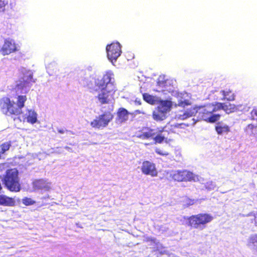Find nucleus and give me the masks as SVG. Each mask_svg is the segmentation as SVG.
Masks as SVG:
<instances>
[{
  "label": "nucleus",
  "instance_id": "f8f14e48",
  "mask_svg": "<svg viewBox=\"0 0 257 257\" xmlns=\"http://www.w3.org/2000/svg\"><path fill=\"white\" fill-rule=\"evenodd\" d=\"M33 187L35 189L48 191L51 188V183L44 179L35 180L33 182Z\"/></svg>",
  "mask_w": 257,
  "mask_h": 257
},
{
  "label": "nucleus",
  "instance_id": "f257e3e1",
  "mask_svg": "<svg viewBox=\"0 0 257 257\" xmlns=\"http://www.w3.org/2000/svg\"><path fill=\"white\" fill-rule=\"evenodd\" d=\"M113 74L106 72L100 79L95 81V85L101 90L97 98L101 105L102 112H110L113 109L114 94L115 91L113 85L110 83Z\"/></svg>",
  "mask_w": 257,
  "mask_h": 257
},
{
  "label": "nucleus",
  "instance_id": "6e6552de",
  "mask_svg": "<svg viewBox=\"0 0 257 257\" xmlns=\"http://www.w3.org/2000/svg\"><path fill=\"white\" fill-rule=\"evenodd\" d=\"M35 82L33 78V74L31 72H27L20 79L19 83L16 85V88L18 90H23L30 87L32 83Z\"/></svg>",
  "mask_w": 257,
  "mask_h": 257
},
{
  "label": "nucleus",
  "instance_id": "20e7f679",
  "mask_svg": "<svg viewBox=\"0 0 257 257\" xmlns=\"http://www.w3.org/2000/svg\"><path fill=\"white\" fill-rule=\"evenodd\" d=\"M169 174L170 178L177 181H200L198 176L186 170H173Z\"/></svg>",
  "mask_w": 257,
  "mask_h": 257
},
{
  "label": "nucleus",
  "instance_id": "dca6fc26",
  "mask_svg": "<svg viewBox=\"0 0 257 257\" xmlns=\"http://www.w3.org/2000/svg\"><path fill=\"white\" fill-rule=\"evenodd\" d=\"M199 217L200 218V222L201 223L203 229L206 227L207 223L210 222L213 219V216L207 213L199 214Z\"/></svg>",
  "mask_w": 257,
  "mask_h": 257
},
{
  "label": "nucleus",
  "instance_id": "0eeeda50",
  "mask_svg": "<svg viewBox=\"0 0 257 257\" xmlns=\"http://www.w3.org/2000/svg\"><path fill=\"white\" fill-rule=\"evenodd\" d=\"M112 118L111 113H103L96 117L91 122V125L93 127L100 128L106 126L110 120Z\"/></svg>",
  "mask_w": 257,
  "mask_h": 257
},
{
  "label": "nucleus",
  "instance_id": "a878e982",
  "mask_svg": "<svg viewBox=\"0 0 257 257\" xmlns=\"http://www.w3.org/2000/svg\"><path fill=\"white\" fill-rule=\"evenodd\" d=\"M11 146L10 142H6L0 146V154H4Z\"/></svg>",
  "mask_w": 257,
  "mask_h": 257
},
{
  "label": "nucleus",
  "instance_id": "79ce46f5",
  "mask_svg": "<svg viewBox=\"0 0 257 257\" xmlns=\"http://www.w3.org/2000/svg\"><path fill=\"white\" fill-rule=\"evenodd\" d=\"M135 112H136L139 113V112H140V110H136V111H135Z\"/></svg>",
  "mask_w": 257,
  "mask_h": 257
},
{
  "label": "nucleus",
  "instance_id": "e433bc0d",
  "mask_svg": "<svg viewBox=\"0 0 257 257\" xmlns=\"http://www.w3.org/2000/svg\"><path fill=\"white\" fill-rule=\"evenodd\" d=\"M117 112H128L127 110L124 108H119Z\"/></svg>",
  "mask_w": 257,
  "mask_h": 257
},
{
  "label": "nucleus",
  "instance_id": "58836bf2",
  "mask_svg": "<svg viewBox=\"0 0 257 257\" xmlns=\"http://www.w3.org/2000/svg\"><path fill=\"white\" fill-rule=\"evenodd\" d=\"M252 119H257V113H254L253 115H252Z\"/></svg>",
  "mask_w": 257,
  "mask_h": 257
},
{
  "label": "nucleus",
  "instance_id": "c03bdc74",
  "mask_svg": "<svg viewBox=\"0 0 257 257\" xmlns=\"http://www.w3.org/2000/svg\"><path fill=\"white\" fill-rule=\"evenodd\" d=\"M66 149H69V148L68 147H66Z\"/></svg>",
  "mask_w": 257,
  "mask_h": 257
},
{
  "label": "nucleus",
  "instance_id": "c85d7f7f",
  "mask_svg": "<svg viewBox=\"0 0 257 257\" xmlns=\"http://www.w3.org/2000/svg\"><path fill=\"white\" fill-rule=\"evenodd\" d=\"M191 103L189 102V101L187 99L184 100H180L178 101V104H175L174 105L175 107H177V106H181L182 107H184L186 106L190 105Z\"/></svg>",
  "mask_w": 257,
  "mask_h": 257
},
{
  "label": "nucleus",
  "instance_id": "f3484780",
  "mask_svg": "<svg viewBox=\"0 0 257 257\" xmlns=\"http://www.w3.org/2000/svg\"><path fill=\"white\" fill-rule=\"evenodd\" d=\"M15 202L12 198L6 195H0V205L4 206H13Z\"/></svg>",
  "mask_w": 257,
  "mask_h": 257
},
{
  "label": "nucleus",
  "instance_id": "f704fd0d",
  "mask_svg": "<svg viewBox=\"0 0 257 257\" xmlns=\"http://www.w3.org/2000/svg\"><path fill=\"white\" fill-rule=\"evenodd\" d=\"M176 158L177 161H180L182 159V155L180 151H176Z\"/></svg>",
  "mask_w": 257,
  "mask_h": 257
},
{
  "label": "nucleus",
  "instance_id": "bb28decb",
  "mask_svg": "<svg viewBox=\"0 0 257 257\" xmlns=\"http://www.w3.org/2000/svg\"><path fill=\"white\" fill-rule=\"evenodd\" d=\"M165 113H153V118L157 121H161L164 119L166 116Z\"/></svg>",
  "mask_w": 257,
  "mask_h": 257
},
{
  "label": "nucleus",
  "instance_id": "6ab92c4d",
  "mask_svg": "<svg viewBox=\"0 0 257 257\" xmlns=\"http://www.w3.org/2000/svg\"><path fill=\"white\" fill-rule=\"evenodd\" d=\"M215 130L218 135H223L227 133L229 131L228 125L221 122L216 124Z\"/></svg>",
  "mask_w": 257,
  "mask_h": 257
},
{
  "label": "nucleus",
  "instance_id": "473e14b6",
  "mask_svg": "<svg viewBox=\"0 0 257 257\" xmlns=\"http://www.w3.org/2000/svg\"><path fill=\"white\" fill-rule=\"evenodd\" d=\"M7 0H0V11H4L5 7L8 5Z\"/></svg>",
  "mask_w": 257,
  "mask_h": 257
},
{
  "label": "nucleus",
  "instance_id": "393cba45",
  "mask_svg": "<svg viewBox=\"0 0 257 257\" xmlns=\"http://www.w3.org/2000/svg\"><path fill=\"white\" fill-rule=\"evenodd\" d=\"M26 119L27 122L34 124L37 121V113H29Z\"/></svg>",
  "mask_w": 257,
  "mask_h": 257
},
{
  "label": "nucleus",
  "instance_id": "4be33fe9",
  "mask_svg": "<svg viewBox=\"0 0 257 257\" xmlns=\"http://www.w3.org/2000/svg\"><path fill=\"white\" fill-rule=\"evenodd\" d=\"M143 98L145 101L151 104H155L156 101L153 95L147 93L143 94Z\"/></svg>",
  "mask_w": 257,
  "mask_h": 257
},
{
  "label": "nucleus",
  "instance_id": "f03ea898",
  "mask_svg": "<svg viewBox=\"0 0 257 257\" xmlns=\"http://www.w3.org/2000/svg\"><path fill=\"white\" fill-rule=\"evenodd\" d=\"M164 132L163 131H162L161 132L158 133L157 130L147 127L137 132L135 136L142 140L152 138L155 141V143H161L163 141L168 143L167 138H166L165 135L163 134Z\"/></svg>",
  "mask_w": 257,
  "mask_h": 257
},
{
  "label": "nucleus",
  "instance_id": "412c9836",
  "mask_svg": "<svg viewBox=\"0 0 257 257\" xmlns=\"http://www.w3.org/2000/svg\"><path fill=\"white\" fill-rule=\"evenodd\" d=\"M27 100L26 95H19L17 97L16 104L18 109H21L25 106V103Z\"/></svg>",
  "mask_w": 257,
  "mask_h": 257
},
{
  "label": "nucleus",
  "instance_id": "2eb2a0df",
  "mask_svg": "<svg viewBox=\"0 0 257 257\" xmlns=\"http://www.w3.org/2000/svg\"><path fill=\"white\" fill-rule=\"evenodd\" d=\"M246 245L250 249L257 251V233L251 234L249 236Z\"/></svg>",
  "mask_w": 257,
  "mask_h": 257
},
{
  "label": "nucleus",
  "instance_id": "cd10ccee",
  "mask_svg": "<svg viewBox=\"0 0 257 257\" xmlns=\"http://www.w3.org/2000/svg\"><path fill=\"white\" fill-rule=\"evenodd\" d=\"M254 131V125L251 124H248L245 129V132L249 136L254 135L255 134Z\"/></svg>",
  "mask_w": 257,
  "mask_h": 257
},
{
  "label": "nucleus",
  "instance_id": "4c0bfd02",
  "mask_svg": "<svg viewBox=\"0 0 257 257\" xmlns=\"http://www.w3.org/2000/svg\"><path fill=\"white\" fill-rule=\"evenodd\" d=\"M58 132L60 134H64V133H65V132H68V131H66L64 129H58Z\"/></svg>",
  "mask_w": 257,
  "mask_h": 257
},
{
  "label": "nucleus",
  "instance_id": "ddd939ff",
  "mask_svg": "<svg viewBox=\"0 0 257 257\" xmlns=\"http://www.w3.org/2000/svg\"><path fill=\"white\" fill-rule=\"evenodd\" d=\"M188 220V225L194 228L203 229L200 218L199 217V214L196 215H192L189 217L186 218Z\"/></svg>",
  "mask_w": 257,
  "mask_h": 257
},
{
  "label": "nucleus",
  "instance_id": "a19ab883",
  "mask_svg": "<svg viewBox=\"0 0 257 257\" xmlns=\"http://www.w3.org/2000/svg\"><path fill=\"white\" fill-rule=\"evenodd\" d=\"M179 95H182V93H176V96L178 97Z\"/></svg>",
  "mask_w": 257,
  "mask_h": 257
},
{
  "label": "nucleus",
  "instance_id": "2f4dec72",
  "mask_svg": "<svg viewBox=\"0 0 257 257\" xmlns=\"http://www.w3.org/2000/svg\"><path fill=\"white\" fill-rule=\"evenodd\" d=\"M155 152L158 154L162 155V156H168L169 155V153H168V152H167L166 151L162 150L161 149H159V148H156L155 149Z\"/></svg>",
  "mask_w": 257,
  "mask_h": 257
},
{
  "label": "nucleus",
  "instance_id": "c9c22d12",
  "mask_svg": "<svg viewBox=\"0 0 257 257\" xmlns=\"http://www.w3.org/2000/svg\"><path fill=\"white\" fill-rule=\"evenodd\" d=\"M249 216L252 217L253 218L254 223L257 225V213H251Z\"/></svg>",
  "mask_w": 257,
  "mask_h": 257
},
{
  "label": "nucleus",
  "instance_id": "5701e85b",
  "mask_svg": "<svg viewBox=\"0 0 257 257\" xmlns=\"http://www.w3.org/2000/svg\"><path fill=\"white\" fill-rule=\"evenodd\" d=\"M128 113H116V121L117 123H120L128 119Z\"/></svg>",
  "mask_w": 257,
  "mask_h": 257
},
{
  "label": "nucleus",
  "instance_id": "423d86ee",
  "mask_svg": "<svg viewBox=\"0 0 257 257\" xmlns=\"http://www.w3.org/2000/svg\"><path fill=\"white\" fill-rule=\"evenodd\" d=\"M108 59L112 62L115 61L121 53V46L118 42H113L106 47Z\"/></svg>",
  "mask_w": 257,
  "mask_h": 257
},
{
  "label": "nucleus",
  "instance_id": "72a5a7b5",
  "mask_svg": "<svg viewBox=\"0 0 257 257\" xmlns=\"http://www.w3.org/2000/svg\"><path fill=\"white\" fill-rule=\"evenodd\" d=\"M192 114L193 113H184L182 115H180L179 116H178V118H179L180 119H185L186 118H187L192 116Z\"/></svg>",
  "mask_w": 257,
  "mask_h": 257
},
{
  "label": "nucleus",
  "instance_id": "1a4fd4ad",
  "mask_svg": "<svg viewBox=\"0 0 257 257\" xmlns=\"http://www.w3.org/2000/svg\"><path fill=\"white\" fill-rule=\"evenodd\" d=\"M141 170L143 174L150 175L152 177L157 176L158 172L154 163L148 161L143 162L141 166Z\"/></svg>",
  "mask_w": 257,
  "mask_h": 257
},
{
  "label": "nucleus",
  "instance_id": "ea45409f",
  "mask_svg": "<svg viewBox=\"0 0 257 257\" xmlns=\"http://www.w3.org/2000/svg\"><path fill=\"white\" fill-rule=\"evenodd\" d=\"M166 90L170 91V90L172 89L171 88H165Z\"/></svg>",
  "mask_w": 257,
  "mask_h": 257
},
{
  "label": "nucleus",
  "instance_id": "37998d69",
  "mask_svg": "<svg viewBox=\"0 0 257 257\" xmlns=\"http://www.w3.org/2000/svg\"><path fill=\"white\" fill-rule=\"evenodd\" d=\"M195 121H193V122L192 123V124H194L195 123Z\"/></svg>",
  "mask_w": 257,
  "mask_h": 257
},
{
  "label": "nucleus",
  "instance_id": "4468645a",
  "mask_svg": "<svg viewBox=\"0 0 257 257\" xmlns=\"http://www.w3.org/2000/svg\"><path fill=\"white\" fill-rule=\"evenodd\" d=\"M173 106L172 102L168 100H160L159 101L158 107L161 109V112L169 111Z\"/></svg>",
  "mask_w": 257,
  "mask_h": 257
},
{
  "label": "nucleus",
  "instance_id": "7c9ffc66",
  "mask_svg": "<svg viewBox=\"0 0 257 257\" xmlns=\"http://www.w3.org/2000/svg\"><path fill=\"white\" fill-rule=\"evenodd\" d=\"M205 187L207 190L210 191L216 188V185L212 181H208L205 184Z\"/></svg>",
  "mask_w": 257,
  "mask_h": 257
},
{
  "label": "nucleus",
  "instance_id": "c756f323",
  "mask_svg": "<svg viewBox=\"0 0 257 257\" xmlns=\"http://www.w3.org/2000/svg\"><path fill=\"white\" fill-rule=\"evenodd\" d=\"M22 203L27 206L33 205L35 201L30 198L25 197L22 199Z\"/></svg>",
  "mask_w": 257,
  "mask_h": 257
},
{
  "label": "nucleus",
  "instance_id": "a211bd4d",
  "mask_svg": "<svg viewBox=\"0 0 257 257\" xmlns=\"http://www.w3.org/2000/svg\"><path fill=\"white\" fill-rule=\"evenodd\" d=\"M220 93L223 95L222 100L233 101L235 99V95L232 90L229 89H226L220 91Z\"/></svg>",
  "mask_w": 257,
  "mask_h": 257
},
{
  "label": "nucleus",
  "instance_id": "9b49d317",
  "mask_svg": "<svg viewBox=\"0 0 257 257\" xmlns=\"http://www.w3.org/2000/svg\"><path fill=\"white\" fill-rule=\"evenodd\" d=\"M17 50V47L14 43L9 40H6L1 52L3 55H9Z\"/></svg>",
  "mask_w": 257,
  "mask_h": 257
},
{
  "label": "nucleus",
  "instance_id": "aec40b11",
  "mask_svg": "<svg viewBox=\"0 0 257 257\" xmlns=\"http://www.w3.org/2000/svg\"><path fill=\"white\" fill-rule=\"evenodd\" d=\"M206 114H211L210 115L208 116H206V115L202 116L203 119L209 122H214L216 121L217 120H219L220 118V115L219 114H216L214 113H205Z\"/></svg>",
  "mask_w": 257,
  "mask_h": 257
},
{
  "label": "nucleus",
  "instance_id": "9d476101",
  "mask_svg": "<svg viewBox=\"0 0 257 257\" xmlns=\"http://www.w3.org/2000/svg\"><path fill=\"white\" fill-rule=\"evenodd\" d=\"M0 108L3 112H14L15 102L9 97H3L0 99Z\"/></svg>",
  "mask_w": 257,
  "mask_h": 257
},
{
  "label": "nucleus",
  "instance_id": "b1692460",
  "mask_svg": "<svg viewBox=\"0 0 257 257\" xmlns=\"http://www.w3.org/2000/svg\"><path fill=\"white\" fill-rule=\"evenodd\" d=\"M168 80L165 78V76L164 75H160L157 81V84L158 86L161 87H164L167 85Z\"/></svg>",
  "mask_w": 257,
  "mask_h": 257
},
{
  "label": "nucleus",
  "instance_id": "7ed1b4c3",
  "mask_svg": "<svg viewBox=\"0 0 257 257\" xmlns=\"http://www.w3.org/2000/svg\"><path fill=\"white\" fill-rule=\"evenodd\" d=\"M4 180L6 186L10 191L18 192L20 190L18 172L17 169L8 170Z\"/></svg>",
  "mask_w": 257,
  "mask_h": 257
},
{
  "label": "nucleus",
  "instance_id": "39448f33",
  "mask_svg": "<svg viewBox=\"0 0 257 257\" xmlns=\"http://www.w3.org/2000/svg\"><path fill=\"white\" fill-rule=\"evenodd\" d=\"M193 109L198 112V110L202 109L203 112H214L215 111L223 110L226 111L228 109V106L224 103L215 102L214 103H209L205 105L197 106L195 105Z\"/></svg>",
  "mask_w": 257,
  "mask_h": 257
}]
</instances>
